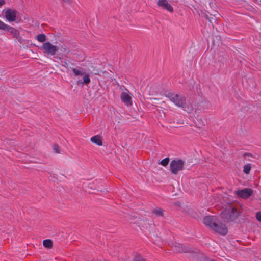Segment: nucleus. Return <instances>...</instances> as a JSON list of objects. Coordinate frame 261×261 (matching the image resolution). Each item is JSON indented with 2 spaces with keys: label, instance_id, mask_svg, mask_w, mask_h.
Returning <instances> with one entry per match:
<instances>
[{
  "label": "nucleus",
  "instance_id": "obj_1",
  "mask_svg": "<svg viewBox=\"0 0 261 261\" xmlns=\"http://www.w3.org/2000/svg\"><path fill=\"white\" fill-rule=\"evenodd\" d=\"M166 97L168 98L177 107H180L184 110L186 109V98L184 96L174 93H168L166 94Z\"/></svg>",
  "mask_w": 261,
  "mask_h": 261
},
{
  "label": "nucleus",
  "instance_id": "obj_2",
  "mask_svg": "<svg viewBox=\"0 0 261 261\" xmlns=\"http://www.w3.org/2000/svg\"><path fill=\"white\" fill-rule=\"evenodd\" d=\"M239 215V213L234 207H230L229 208L221 213L222 217L228 221H233Z\"/></svg>",
  "mask_w": 261,
  "mask_h": 261
},
{
  "label": "nucleus",
  "instance_id": "obj_3",
  "mask_svg": "<svg viewBox=\"0 0 261 261\" xmlns=\"http://www.w3.org/2000/svg\"><path fill=\"white\" fill-rule=\"evenodd\" d=\"M185 162L180 159H175L172 161L170 164V170L174 174H177L184 169Z\"/></svg>",
  "mask_w": 261,
  "mask_h": 261
},
{
  "label": "nucleus",
  "instance_id": "obj_4",
  "mask_svg": "<svg viewBox=\"0 0 261 261\" xmlns=\"http://www.w3.org/2000/svg\"><path fill=\"white\" fill-rule=\"evenodd\" d=\"M73 72L74 74L76 76L79 75H84L83 78V81H79L77 82L78 84H86L87 85L90 82V79L89 77V75L88 73H86L84 72L81 67H77L75 68L72 69Z\"/></svg>",
  "mask_w": 261,
  "mask_h": 261
},
{
  "label": "nucleus",
  "instance_id": "obj_5",
  "mask_svg": "<svg viewBox=\"0 0 261 261\" xmlns=\"http://www.w3.org/2000/svg\"><path fill=\"white\" fill-rule=\"evenodd\" d=\"M19 12L16 10L9 8L5 13V16L6 20L9 22H18Z\"/></svg>",
  "mask_w": 261,
  "mask_h": 261
},
{
  "label": "nucleus",
  "instance_id": "obj_6",
  "mask_svg": "<svg viewBox=\"0 0 261 261\" xmlns=\"http://www.w3.org/2000/svg\"><path fill=\"white\" fill-rule=\"evenodd\" d=\"M40 48L47 55H54L58 51V47L52 44L49 42L43 43Z\"/></svg>",
  "mask_w": 261,
  "mask_h": 261
},
{
  "label": "nucleus",
  "instance_id": "obj_7",
  "mask_svg": "<svg viewBox=\"0 0 261 261\" xmlns=\"http://www.w3.org/2000/svg\"><path fill=\"white\" fill-rule=\"evenodd\" d=\"M217 219L215 216H206L204 218L203 222L204 225L213 230L216 227V222Z\"/></svg>",
  "mask_w": 261,
  "mask_h": 261
},
{
  "label": "nucleus",
  "instance_id": "obj_8",
  "mask_svg": "<svg viewBox=\"0 0 261 261\" xmlns=\"http://www.w3.org/2000/svg\"><path fill=\"white\" fill-rule=\"evenodd\" d=\"M213 230L221 235H225L228 232V229L225 225L217 221L216 222V227L213 229Z\"/></svg>",
  "mask_w": 261,
  "mask_h": 261
},
{
  "label": "nucleus",
  "instance_id": "obj_9",
  "mask_svg": "<svg viewBox=\"0 0 261 261\" xmlns=\"http://www.w3.org/2000/svg\"><path fill=\"white\" fill-rule=\"evenodd\" d=\"M235 193L238 196L242 198L246 199L252 194L253 191L250 188H246L235 191Z\"/></svg>",
  "mask_w": 261,
  "mask_h": 261
},
{
  "label": "nucleus",
  "instance_id": "obj_10",
  "mask_svg": "<svg viewBox=\"0 0 261 261\" xmlns=\"http://www.w3.org/2000/svg\"><path fill=\"white\" fill-rule=\"evenodd\" d=\"M121 100L126 106H130L132 105V97L130 93L127 90L123 92L120 95Z\"/></svg>",
  "mask_w": 261,
  "mask_h": 261
},
{
  "label": "nucleus",
  "instance_id": "obj_11",
  "mask_svg": "<svg viewBox=\"0 0 261 261\" xmlns=\"http://www.w3.org/2000/svg\"><path fill=\"white\" fill-rule=\"evenodd\" d=\"M157 5L163 9L166 10L170 12H173V7L168 3L167 0H158Z\"/></svg>",
  "mask_w": 261,
  "mask_h": 261
},
{
  "label": "nucleus",
  "instance_id": "obj_12",
  "mask_svg": "<svg viewBox=\"0 0 261 261\" xmlns=\"http://www.w3.org/2000/svg\"><path fill=\"white\" fill-rule=\"evenodd\" d=\"M6 30L10 32L14 38H18L20 36V33L17 29L8 24L6 28Z\"/></svg>",
  "mask_w": 261,
  "mask_h": 261
},
{
  "label": "nucleus",
  "instance_id": "obj_13",
  "mask_svg": "<svg viewBox=\"0 0 261 261\" xmlns=\"http://www.w3.org/2000/svg\"><path fill=\"white\" fill-rule=\"evenodd\" d=\"M91 141L98 146H102V138L99 135H95L90 138Z\"/></svg>",
  "mask_w": 261,
  "mask_h": 261
},
{
  "label": "nucleus",
  "instance_id": "obj_14",
  "mask_svg": "<svg viewBox=\"0 0 261 261\" xmlns=\"http://www.w3.org/2000/svg\"><path fill=\"white\" fill-rule=\"evenodd\" d=\"M175 250L179 252H187L189 251V248L180 244H177L175 245Z\"/></svg>",
  "mask_w": 261,
  "mask_h": 261
},
{
  "label": "nucleus",
  "instance_id": "obj_15",
  "mask_svg": "<svg viewBox=\"0 0 261 261\" xmlns=\"http://www.w3.org/2000/svg\"><path fill=\"white\" fill-rule=\"evenodd\" d=\"M152 213L158 217L164 216V211L161 208H155L152 210Z\"/></svg>",
  "mask_w": 261,
  "mask_h": 261
},
{
  "label": "nucleus",
  "instance_id": "obj_16",
  "mask_svg": "<svg viewBox=\"0 0 261 261\" xmlns=\"http://www.w3.org/2000/svg\"><path fill=\"white\" fill-rule=\"evenodd\" d=\"M43 245L45 248H51L53 246V242L50 239H46L43 241Z\"/></svg>",
  "mask_w": 261,
  "mask_h": 261
},
{
  "label": "nucleus",
  "instance_id": "obj_17",
  "mask_svg": "<svg viewBox=\"0 0 261 261\" xmlns=\"http://www.w3.org/2000/svg\"><path fill=\"white\" fill-rule=\"evenodd\" d=\"M36 38L37 40L40 42H44L46 40V36L43 34L38 35Z\"/></svg>",
  "mask_w": 261,
  "mask_h": 261
},
{
  "label": "nucleus",
  "instance_id": "obj_18",
  "mask_svg": "<svg viewBox=\"0 0 261 261\" xmlns=\"http://www.w3.org/2000/svg\"><path fill=\"white\" fill-rule=\"evenodd\" d=\"M251 169V165L248 164L244 165L243 167V172L246 174H248Z\"/></svg>",
  "mask_w": 261,
  "mask_h": 261
},
{
  "label": "nucleus",
  "instance_id": "obj_19",
  "mask_svg": "<svg viewBox=\"0 0 261 261\" xmlns=\"http://www.w3.org/2000/svg\"><path fill=\"white\" fill-rule=\"evenodd\" d=\"M169 162V159L168 158H165L161 161V164L164 166H167Z\"/></svg>",
  "mask_w": 261,
  "mask_h": 261
},
{
  "label": "nucleus",
  "instance_id": "obj_20",
  "mask_svg": "<svg viewBox=\"0 0 261 261\" xmlns=\"http://www.w3.org/2000/svg\"><path fill=\"white\" fill-rule=\"evenodd\" d=\"M7 24L0 20V30H6Z\"/></svg>",
  "mask_w": 261,
  "mask_h": 261
},
{
  "label": "nucleus",
  "instance_id": "obj_21",
  "mask_svg": "<svg viewBox=\"0 0 261 261\" xmlns=\"http://www.w3.org/2000/svg\"><path fill=\"white\" fill-rule=\"evenodd\" d=\"M134 261H145L140 255H136L134 259Z\"/></svg>",
  "mask_w": 261,
  "mask_h": 261
},
{
  "label": "nucleus",
  "instance_id": "obj_22",
  "mask_svg": "<svg viewBox=\"0 0 261 261\" xmlns=\"http://www.w3.org/2000/svg\"><path fill=\"white\" fill-rule=\"evenodd\" d=\"M60 65L66 68H68V64L67 62V61H61L60 63Z\"/></svg>",
  "mask_w": 261,
  "mask_h": 261
},
{
  "label": "nucleus",
  "instance_id": "obj_23",
  "mask_svg": "<svg viewBox=\"0 0 261 261\" xmlns=\"http://www.w3.org/2000/svg\"><path fill=\"white\" fill-rule=\"evenodd\" d=\"M53 149H54V151L56 153H59L60 152V151H59V147L57 145H54Z\"/></svg>",
  "mask_w": 261,
  "mask_h": 261
},
{
  "label": "nucleus",
  "instance_id": "obj_24",
  "mask_svg": "<svg viewBox=\"0 0 261 261\" xmlns=\"http://www.w3.org/2000/svg\"><path fill=\"white\" fill-rule=\"evenodd\" d=\"M256 218L258 221L261 222V212H258L256 213Z\"/></svg>",
  "mask_w": 261,
  "mask_h": 261
},
{
  "label": "nucleus",
  "instance_id": "obj_25",
  "mask_svg": "<svg viewBox=\"0 0 261 261\" xmlns=\"http://www.w3.org/2000/svg\"><path fill=\"white\" fill-rule=\"evenodd\" d=\"M5 4V0H0V7Z\"/></svg>",
  "mask_w": 261,
  "mask_h": 261
},
{
  "label": "nucleus",
  "instance_id": "obj_26",
  "mask_svg": "<svg viewBox=\"0 0 261 261\" xmlns=\"http://www.w3.org/2000/svg\"><path fill=\"white\" fill-rule=\"evenodd\" d=\"M93 71H96V72H95V74H97V73L98 72V70H96L95 68L93 69Z\"/></svg>",
  "mask_w": 261,
  "mask_h": 261
}]
</instances>
